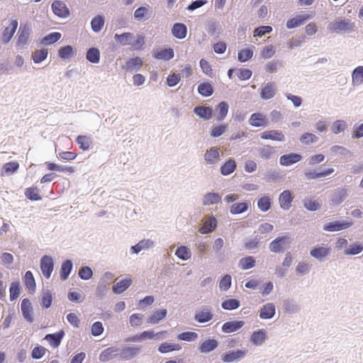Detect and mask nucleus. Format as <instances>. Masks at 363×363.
Returning a JSON list of instances; mask_svg holds the SVG:
<instances>
[{
	"mask_svg": "<svg viewBox=\"0 0 363 363\" xmlns=\"http://www.w3.org/2000/svg\"><path fill=\"white\" fill-rule=\"evenodd\" d=\"M354 23L349 19H338L330 23L328 29L330 32H350L353 30Z\"/></svg>",
	"mask_w": 363,
	"mask_h": 363,
	"instance_id": "1",
	"label": "nucleus"
},
{
	"mask_svg": "<svg viewBox=\"0 0 363 363\" xmlns=\"http://www.w3.org/2000/svg\"><path fill=\"white\" fill-rule=\"evenodd\" d=\"M54 262L51 257L45 255L40 259V269L43 276L49 279L53 271Z\"/></svg>",
	"mask_w": 363,
	"mask_h": 363,
	"instance_id": "2",
	"label": "nucleus"
},
{
	"mask_svg": "<svg viewBox=\"0 0 363 363\" xmlns=\"http://www.w3.org/2000/svg\"><path fill=\"white\" fill-rule=\"evenodd\" d=\"M30 34V28L28 24L21 25L18 33L17 46L25 45L28 41Z\"/></svg>",
	"mask_w": 363,
	"mask_h": 363,
	"instance_id": "3",
	"label": "nucleus"
},
{
	"mask_svg": "<svg viewBox=\"0 0 363 363\" xmlns=\"http://www.w3.org/2000/svg\"><path fill=\"white\" fill-rule=\"evenodd\" d=\"M249 123L253 127H265L268 124L267 116L262 113H252L249 119Z\"/></svg>",
	"mask_w": 363,
	"mask_h": 363,
	"instance_id": "4",
	"label": "nucleus"
},
{
	"mask_svg": "<svg viewBox=\"0 0 363 363\" xmlns=\"http://www.w3.org/2000/svg\"><path fill=\"white\" fill-rule=\"evenodd\" d=\"M311 18V16L307 13L302 15H297L296 16L291 18L286 22V28L288 29H292L303 25L305 21Z\"/></svg>",
	"mask_w": 363,
	"mask_h": 363,
	"instance_id": "5",
	"label": "nucleus"
},
{
	"mask_svg": "<svg viewBox=\"0 0 363 363\" xmlns=\"http://www.w3.org/2000/svg\"><path fill=\"white\" fill-rule=\"evenodd\" d=\"M18 25V23L16 19L12 20L10 22V25L4 29L2 33L1 40L3 43H7L11 40L17 29Z\"/></svg>",
	"mask_w": 363,
	"mask_h": 363,
	"instance_id": "6",
	"label": "nucleus"
},
{
	"mask_svg": "<svg viewBox=\"0 0 363 363\" xmlns=\"http://www.w3.org/2000/svg\"><path fill=\"white\" fill-rule=\"evenodd\" d=\"M140 351V347H125L121 350L118 354L121 359L129 360L137 356Z\"/></svg>",
	"mask_w": 363,
	"mask_h": 363,
	"instance_id": "7",
	"label": "nucleus"
},
{
	"mask_svg": "<svg viewBox=\"0 0 363 363\" xmlns=\"http://www.w3.org/2000/svg\"><path fill=\"white\" fill-rule=\"evenodd\" d=\"M52 9L55 15L61 18L68 16L69 11L65 4L60 1H55L52 4Z\"/></svg>",
	"mask_w": 363,
	"mask_h": 363,
	"instance_id": "8",
	"label": "nucleus"
},
{
	"mask_svg": "<svg viewBox=\"0 0 363 363\" xmlns=\"http://www.w3.org/2000/svg\"><path fill=\"white\" fill-rule=\"evenodd\" d=\"M132 284V279L130 278H125L122 279H117L115 281V284L113 285V291L119 294L125 291Z\"/></svg>",
	"mask_w": 363,
	"mask_h": 363,
	"instance_id": "9",
	"label": "nucleus"
},
{
	"mask_svg": "<svg viewBox=\"0 0 363 363\" xmlns=\"http://www.w3.org/2000/svg\"><path fill=\"white\" fill-rule=\"evenodd\" d=\"M302 160V156L298 153H289L280 157L279 162L283 166H290Z\"/></svg>",
	"mask_w": 363,
	"mask_h": 363,
	"instance_id": "10",
	"label": "nucleus"
},
{
	"mask_svg": "<svg viewBox=\"0 0 363 363\" xmlns=\"http://www.w3.org/2000/svg\"><path fill=\"white\" fill-rule=\"evenodd\" d=\"M247 351L238 350L235 351H230L222 355L221 359L225 362H232L242 359L246 355Z\"/></svg>",
	"mask_w": 363,
	"mask_h": 363,
	"instance_id": "11",
	"label": "nucleus"
},
{
	"mask_svg": "<svg viewBox=\"0 0 363 363\" xmlns=\"http://www.w3.org/2000/svg\"><path fill=\"white\" fill-rule=\"evenodd\" d=\"M352 225V222H340V221H335L326 223L323 226V229L325 231L329 232H334V231H339L341 230L347 229V228L350 227Z\"/></svg>",
	"mask_w": 363,
	"mask_h": 363,
	"instance_id": "12",
	"label": "nucleus"
},
{
	"mask_svg": "<svg viewBox=\"0 0 363 363\" xmlns=\"http://www.w3.org/2000/svg\"><path fill=\"white\" fill-rule=\"evenodd\" d=\"M260 137L263 140H272L275 141H284L285 136L280 130H266L261 133Z\"/></svg>",
	"mask_w": 363,
	"mask_h": 363,
	"instance_id": "13",
	"label": "nucleus"
},
{
	"mask_svg": "<svg viewBox=\"0 0 363 363\" xmlns=\"http://www.w3.org/2000/svg\"><path fill=\"white\" fill-rule=\"evenodd\" d=\"M21 308L24 318L27 321L32 323L33 321L32 315L33 308L30 300L28 298H23L21 301Z\"/></svg>",
	"mask_w": 363,
	"mask_h": 363,
	"instance_id": "14",
	"label": "nucleus"
},
{
	"mask_svg": "<svg viewBox=\"0 0 363 363\" xmlns=\"http://www.w3.org/2000/svg\"><path fill=\"white\" fill-rule=\"evenodd\" d=\"M217 220L214 217L203 220V225L200 228L199 232L202 234L211 233L216 229Z\"/></svg>",
	"mask_w": 363,
	"mask_h": 363,
	"instance_id": "15",
	"label": "nucleus"
},
{
	"mask_svg": "<svg viewBox=\"0 0 363 363\" xmlns=\"http://www.w3.org/2000/svg\"><path fill=\"white\" fill-rule=\"evenodd\" d=\"M244 324L242 320L228 321L223 325L222 330L225 333H233L240 329Z\"/></svg>",
	"mask_w": 363,
	"mask_h": 363,
	"instance_id": "16",
	"label": "nucleus"
},
{
	"mask_svg": "<svg viewBox=\"0 0 363 363\" xmlns=\"http://www.w3.org/2000/svg\"><path fill=\"white\" fill-rule=\"evenodd\" d=\"M118 354V349L110 347L103 350L99 355V360L102 362H108Z\"/></svg>",
	"mask_w": 363,
	"mask_h": 363,
	"instance_id": "17",
	"label": "nucleus"
},
{
	"mask_svg": "<svg viewBox=\"0 0 363 363\" xmlns=\"http://www.w3.org/2000/svg\"><path fill=\"white\" fill-rule=\"evenodd\" d=\"M64 335V331L61 330L58 333L46 335L45 340H46L52 347H57L60 345Z\"/></svg>",
	"mask_w": 363,
	"mask_h": 363,
	"instance_id": "18",
	"label": "nucleus"
},
{
	"mask_svg": "<svg viewBox=\"0 0 363 363\" xmlns=\"http://www.w3.org/2000/svg\"><path fill=\"white\" fill-rule=\"evenodd\" d=\"M330 252V248L324 246H315L311 250V255L318 259L327 257Z\"/></svg>",
	"mask_w": 363,
	"mask_h": 363,
	"instance_id": "19",
	"label": "nucleus"
},
{
	"mask_svg": "<svg viewBox=\"0 0 363 363\" xmlns=\"http://www.w3.org/2000/svg\"><path fill=\"white\" fill-rule=\"evenodd\" d=\"M194 318L199 323H206L213 318V313L209 308H202L196 311Z\"/></svg>",
	"mask_w": 363,
	"mask_h": 363,
	"instance_id": "20",
	"label": "nucleus"
},
{
	"mask_svg": "<svg viewBox=\"0 0 363 363\" xmlns=\"http://www.w3.org/2000/svg\"><path fill=\"white\" fill-rule=\"evenodd\" d=\"M279 203L284 210H288L291 206L292 196L290 191L285 190L279 196Z\"/></svg>",
	"mask_w": 363,
	"mask_h": 363,
	"instance_id": "21",
	"label": "nucleus"
},
{
	"mask_svg": "<svg viewBox=\"0 0 363 363\" xmlns=\"http://www.w3.org/2000/svg\"><path fill=\"white\" fill-rule=\"evenodd\" d=\"M174 55V50L172 48L157 50L153 52V57L157 60H169Z\"/></svg>",
	"mask_w": 363,
	"mask_h": 363,
	"instance_id": "22",
	"label": "nucleus"
},
{
	"mask_svg": "<svg viewBox=\"0 0 363 363\" xmlns=\"http://www.w3.org/2000/svg\"><path fill=\"white\" fill-rule=\"evenodd\" d=\"M218 345V342L215 339H208L203 341L199 350L201 353H208L215 350Z\"/></svg>",
	"mask_w": 363,
	"mask_h": 363,
	"instance_id": "23",
	"label": "nucleus"
},
{
	"mask_svg": "<svg viewBox=\"0 0 363 363\" xmlns=\"http://www.w3.org/2000/svg\"><path fill=\"white\" fill-rule=\"evenodd\" d=\"M275 314V306L273 303H269L261 308L259 317L262 319L272 318Z\"/></svg>",
	"mask_w": 363,
	"mask_h": 363,
	"instance_id": "24",
	"label": "nucleus"
},
{
	"mask_svg": "<svg viewBox=\"0 0 363 363\" xmlns=\"http://www.w3.org/2000/svg\"><path fill=\"white\" fill-rule=\"evenodd\" d=\"M275 94V84L274 82L267 83L260 92L262 99L267 100L274 97Z\"/></svg>",
	"mask_w": 363,
	"mask_h": 363,
	"instance_id": "25",
	"label": "nucleus"
},
{
	"mask_svg": "<svg viewBox=\"0 0 363 363\" xmlns=\"http://www.w3.org/2000/svg\"><path fill=\"white\" fill-rule=\"evenodd\" d=\"M186 26L183 23H175L172 29L173 35L178 39H184L186 35Z\"/></svg>",
	"mask_w": 363,
	"mask_h": 363,
	"instance_id": "26",
	"label": "nucleus"
},
{
	"mask_svg": "<svg viewBox=\"0 0 363 363\" xmlns=\"http://www.w3.org/2000/svg\"><path fill=\"white\" fill-rule=\"evenodd\" d=\"M347 190L345 189H340L335 190L332 196L331 203L333 205L337 206L341 203L347 196Z\"/></svg>",
	"mask_w": 363,
	"mask_h": 363,
	"instance_id": "27",
	"label": "nucleus"
},
{
	"mask_svg": "<svg viewBox=\"0 0 363 363\" xmlns=\"http://www.w3.org/2000/svg\"><path fill=\"white\" fill-rule=\"evenodd\" d=\"M23 282L30 293L35 291V281L30 271H27L23 277Z\"/></svg>",
	"mask_w": 363,
	"mask_h": 363,
	"instance_id": "28",
	"label": "nucleus"
},
{
	"mask_svg": "<svg viewBox=\"0 0 363 363\" xmlns=\"http://www.w3.org/2000/svg\"><path fill=\"white\" fill-rule=\"evenodd\" d=\"M182 349V347L179 344L176 343H170L168 342H162L158 347V351L160 353L165 354L173 351H178Z\"/></svg>",
	"mask_w": 363,
	"mask_h": 363,
	"instance_id": "29",
	"label": "nucleus"
},
{
	"mask_svg": "<svg viewBox=\"0 0 363 363\" xmlns=\"http://www.w3.org/2000/svg\"><path fill=\"white\" fill-rule=\"evenodd\" d=\"M194 113L205 120H208L212 117L213 110L211 107L208 106H197L194 108Z\"/></svg>",
	"mask_w": 363,
	"mask_h": 363,
	"instance_id": "30",
	"label": "nucleus"
},
{
	"mask_svg": "<svg viewBox=\"0 0 363 363\" xmlns=\"http://www.w3.org/2000/svg\"><path fill=\"white\" fill-rule=\"evenodd\" d=\"M76 142L81 150L86 151L90 148L92 144V139L87 135H78L76 138Z\"/></svg>",
	"mask_w": 363,
	"mask_h": 363,
	"instance_id": "31",
	"label": "nucleus"
},
{
	"mask_svg": "<svg viewBox=\"0 0 363 363\" xmlns=\"http://www.w3.org/2000/svg\"><path fill=\"white\" fill-rule=\"evenodd\" d=\"M114 39L122 45H131L134 35L131 33H124L121 35L115 34Z\"/></svg>",
	"mask_w": 363,
	"mask_h": 363,
	"instance_id": "32",
	"label": "nucleus"
},
{
	"mask_svg": "<svg viewBox=\"0 0 363 363\" xmlns=\"http://www.w3.org/2000/svg\"><path fill=\"white\" fill-rule=\"evenodd\" d=\"M267 335L264 330L261 329L257 331H255L250 337L252 342L256 345H262L266 340Z\"/></svg>",
	"mask_w": 363,
	"mask_h": 363,
	"instance_id": "33",
	"label": "nucleus"
},
{
	"mask_svg": "<svg viewBox=\"0 0 363 363\" xmlns=\"http://www.w3.org/2000/svg\"><path fill=\"white\" fill-rule=\"evenodd\" d=\"M220 154L218 149L216 147L211 148L205 154V160L209 164H214L219 160Z\"/></svg>",
	"mask_w": 363,
	"mask_h": 363,
	"instance_id": "34",
	"label": "nucleus"
},
{
	"mask_svg": "<svg viewBox=\"0 0 363 363\" xmlns=\"http://www.w3.org/2000/svg\"><path fill=\"white\" fill-rule=\"evenodd\" d=\"M221 196L217 193H208L206 194L203 200L204 206H210L220 202Z\"/></svg>",
	"mask_w": 363,
	"mask_h": 363,
	"instance_id": "35",
	"label": "nucleus"
},
{
	"mask_svg": "<svg viewBox=\"0 0 363 363\" xmlns=\"http://www.w3.org/2000/svg\"><path fill=\"white\" fill-rule=\"evenodd\" d=\"M143 65V61L140 57H135L130 59L125 65V69L127 71H134L139 69Z\"/></svg>",
	"mask_w": 363,
	"mask_h": 363,
	"instance_id": "36",
	"label": "nucleus"
},
{
	"mask_svg": "<svg viewBox=\"0 0 363 363\" xmlns=\"http://www.w3.org/2000/svg\"><path fill=\"white\" fill-rule=\"evenodd\" d=\"M167 311L166 309H160L155 311L147 319V322L151 324L157 323L160 320L164 319L167 316Z\"/></svg>",
	"mask_w": 363,
	"mask_h": 363,
	"instance_id": "37",
	"label": "nucleus"
},
{
	"mask_svg": "<svg viewBox=\"0 0 363 363\" xmlns=\"http://www.w3.org/2000/svg\"><path fill=\"white\" fill-rule=\"evenodd\" d=\"M333 172H334L333 168H328V169H327L323 172H316L314 171L308 172H306L305 175H306V179H318L320 177H324L328 175H330Z\"/></svg>",
	"mask_w": 363,
	"mask_h": 363,
	"instance_id": "38",
	"label": "nucleus"
},
{
	"mask_svg": "<svg viewBox=\"0 0 363 363\" xmlns=\"http://www.w3.org/2000/svg\"><path fill=\"white\" fill-rule=\"evenodd\" d=\"M236 168V163L234 160H229L220 167V172L223 175H228L233 173Z\"/></svg>",
	"mask_w": 363,
	"mask_h": 363,
	"instance_id": "39",
	"label": "nucleus"
},
{
	"mask_svg": "<svg viewBox=\"0 0 363 363\" xmlns=\"http://www.w3.org/2000/svg\"><path fill=\"white\" fill-rule=\"evenodd\" d=\"M72 269V263L70 260H67L62 263L60 269V279L62 281H65Z\"/></svg>",
	"mask_w": 363,
	"mask_h": 363,
	"instance_id": "40",
	"label": "nucleus"
},
{
	"mask_svg": "<svg viewBox=\"0 0 363 363\" xmlns=\"http://www.w3.org/2000/svg\"><path fill=\"white\" fill-rule=\"evenodd\" d=\"M198 91L203 96H210L213 93V88L210 83L204 82L199 85Z\"/></svg>",
	"mask_w": 363,
	"mask_h": 363,
	"instance_id": "41",
	"label": "nucleus"
},
{
	"mask_svg": "<svg viewBox=\"0 0 363 363\" xmlns=\"http://www.w3.org/2000/svg\"><path fill=\"white\" fill-rule=\"evenodd\" d=\"M216 111L218 112L217 121H223L227 116L228 105L225 101L220 102L216 107Z\"/></svg>",
	"mask_w": 363,
	"mask_h": 363,
	"instance_id": "42",
	"label": "nucleus"
},
{
	"mask_svg": "<svg viewBox=\"0 0 363 363\" xmlns=\"http://www.w3.org/2000/svg\"><path fill=\"white\" fill-rule=\"evenodd\" d=\"M255 265V259L253 257L249 256L242 258L239 262L240 269L245 270L252 268Z\"/></svg>",
	"mask_w": 363,
	"mask_h": 363,
	"instance_id": "43",
	"label": "nucleus"
},
{
	"mask_svg": "<svg viewBox=\"0 0 363 363\" xmlns=\"http://www.w3.org/2000/svg\"><path fill=\"white\" fill-rule=\"evenodd\" d=\"M352 82L356 85L363 83V66H359L354 69L352 72Z\"/></svg>",
	"mask_w": 363,
	"mask_h": 363,
	"instance_id": "44",
	"label": "nucleus"
},
{
	"mask_svg": "<svg viewBox=\"0 0 363 363\" xmlns=\"http://www.w3.org/2000/svg\"><path fill=\"white\" fill-rule=\"evenodd\" d=\"M86 57L91 63H98L100 60V52L97 48H90L86 52Z\"/></svg>",
	"mask_w": 363,
	"mask_h": 363,
	"instance_id": "45",
	"label": "nucleus"
},
{
	"mask_svg": "<svg viewBox=\"0 0 363 363\" xmlns=\"http://www.w3.org/2000/svg\"><path fill=\"white\" fill-rule=\"evenodd\" d=\"M175 255L182 260H187L191 257V251L186 246H180L177 249Z\"/></svg>",
	"mask_w": 363,
	"mask_h": 363,
	"instance_id": "46",
	"label": "nucleus"
},
{
	"mask_svg": "<svg viewBox=\"0 0 363 363\" xmlns=\"http://www.w3.org/2000/svg\"><path fill=\"white\" fill-rule=\"evenodd\" d=\"M60 38H61L60 33H58V32L51 33L47 35L46 36H45L41 40V43H43L44 45H50V44H52V43L57 42V40H59L60 39Z\"/></svg>",
	"mask_w": 363,
	"mask_h": 363,
	"instance_id": "47",
	"label": "nucleus"
},
{
	"mask_svg": "<svg viewBox=\"0 0 363 363\" xmlns=\"http://www.w3.org/2000/svg\"><path fill=\"white\" fill-rule=\"evenodd\" d=\"M26 196L31 201H38L41 199L39 194V190L37 187H29L25 191Z\"/></svg>",
	"mask_w": 363,
	"mask_h": 363,
	"instance_id": "48",
	"label": "nucleus"
},
{
	"mask_svg": "<svg viewBox=\"0 0 363 363\" xmlns=\"http://www.w3.org/2000/svg\"><path fill=\"white\" fill-rule=\"evenodd\" d=\"M104 26V18L101 16L94 17L91 22V26L94 32H99Z\"/></svg>",
	"mask_w": 363,
	"mask_h": 363,
	"instance_id": "49",
	"label": "nucleus"
},
{
	"mask_svg": "<svg viewBox=\"0 0 363 363\" xmlns=\"http://www.w3.org/2000/svg\"><path fill=\"white\" fill-rule=\"evenodd\" d=\"M153 245V242L150 240H143L140 241L137 245L131 247L132 251L134 253H138L143 249H147Z\"/></svg>",
	"mask_w": 363,
	"mask_h": 363,
	"instance_id": "50",
	"label": "nucleus"
},
{
	"mask_svg": "<svg viewBox=\"0 0 363 363\" xmlns=\"http://www.w3.org/2000/svg\"><path fill=\"white\" fill-rule=\"evenodd\" d=\"M74 55L73 48L71 45H66L58 50V55L61 59H69Z\"/></svg>",
	"mask_w": 363,
	"mask_h": 363,
	"instance_id": "51",
	"label": "nucleus"
},
{
	"mask_svg": "<svg viewBox=\"0 0 363 363\" xmlns=\"http://www.w3.org/2000/svg\"><path fill=\"white\" fill-rule=\"evenodd\" d=\"M48 57V50L46 49H41L35 50L32 55V58L35 63H40L45 60Z\"/></svg>",
	"mask_w": 363,
	"mask_h": 363,
	"instance_id": "52",
	"label": "nucleus"
},
{
	"mask_svg": "<svg viewBox=\"0 0 363 363\" xmlns=\"http://www.w3.org/2000/svg\"><path fill=\"white\" fill-rule=\"evenodd\" d=\"M362 250L363 245L359 242H354L345 250V254L347 255H354L360 253Z\"/></svg>",
	"mask_w": 363,
	"mask_h": 363,
	"instance_id": "53",
	"label": "nucleus"
},
{
	"mask_svg": "<svg viewBox=\"0 0 363 363\" xmlns=\"http://www.w3.org/2000/svg\"><path fill=\"white\" fill-rule=\"evenodd\" d=\"M248 208V203L246 202L236 203L230 206V213L232 214H238L245 212Z\"/></svg>",
	"mask_w": 363,
	"mask_h": 363,
	"instance_id": "54",
	"label": "nucleus"
},
{
	"mask_svg": "<svg viewBox=\"0 0 363 363\" xmlns=\"http://www.w3.org/2000/svg\"><path fill=\"white\" fill-rule=\"evenodd\" d=\"M9 292L11 301H14L18 298L20 295V284L18 281H13L11 284Z\"/></svg>",
	"mask_w": 363,
	"mask_h": 363,
	"instance_id": "55",
	"label": "nucleus"
},
{
	"mask_svg": "<svg viewBox=\"0 0 363 363\" xmlns=\"http://www.w3.org/2000/svg\"><path fill=\"white\" fill-rule=\"evenodd\" d=\"M198 338V334L195 332H184L177 335V339L187 342L195 341Z\"/></svg>",
	"mask_w": 363,
	"mask_h": 363,
	"instance_id": "56",
	"label": "nucleus"
},
{
	"mask_svg": "<svg viewBox=\"0 0 363 363\" xmlns=\"http://www.w3.org/2000/svg\"><path fill=\"white\" fill-rule=\"evenodd\" d=\"M221 306L225 310H234L240 306V301L235 298L227 299L223 301Z\"/></svg>",
	"mask_w": 363,
	"mask_h": 363,
	"instance_id": "57",
	"label": "nucleus"
},
{
	"mask_svg": "<svg viewBox=\"0 0 363 363\" xmlns=\"http://www.w3.org/2000/svg\"><path fill=\"white\" fill-rule=\"evenodd\" d=\"M45 164L47 167V169L50 171H66L70 173H72L74 172V168L72 167H62L60 165L50 162H46Z\"/></svg>",
	"mask_w": 363,
	"mask_h": 363,
	"instance_id": "58",
	"label": "nucleus"
},
{
	"mask_svg": "<svg viewBox=\"0 0 363 363\" xmlns=\"http://www.w3.org/2000/svg\"><path fill=\"white\" fill-rule=\"evenodd\" d=\"M347 128V123L342 120H337L332 125V131L335 134H338L343 132Z\"/></svg>",
	"mask_w": 363,
	"mask_h": 363,
	"instance_id": "59",
	"label": "nucleus"
},
{
	"mask_svg": "<svg viewBox=\"0 0 363 363\" xmlns=\"http://www.w3.org/2000/svg\"><path fill=\"white\" fill-rule=\"evenodd\" d=\"M258 208L262 211H267L271 208V199L268 196L260 198L257 202Z\"/></svg>",
	"mask_w": 363,
	"mask_h": 363,
	"instance_id": "60",
	"label": "nucleus"
},
{
	"mask_svg": "<svg viewBox=\"0 0 363 363\" xmlns=\"http://www.w3.org/2000/svg\"><path fill=\"white\" fill-rule=\"evenodd\" d=\"M253 55V51L250 49H242L239 51L238 59L241 62H245L250 60Z\"/></svg>",
	"mask_w": 363,
	"mask_h": 363,
	"instance_id": "61",
	"label": "nucleus"
},
{
	"mask_svg": "<svg viewBox=\"0 0 363 363\" xmlns=\"http://www.w3.org/2000/svg\"><path fill=\"white\" fill-rule=\"evenodd\" d=\"M274 147L270 145H265L262 147L259 152L262 159L268 160L274 154Z\"/></svg>",
	"mask_w": 363,
	"mask_h": 363,
	"instance_id": "62",
	"label": "nucleus"
},
{
	"mask_svg": "<svg viewBox=\"0 0 363 363\" xmlns=\"http://www.w3.org/2000/svg\"><path fill=\"white\" fill-rule=\"evenodd\" d=\"M52 301V296L49 291L43 293L41 298V306L45 308L50 307Z\"/></svg>",
	"mask_w": 363,
	"mask_h": 363,
	"instance_id": "63",
	"label": "nucleus"
},
{
	"mask_svg": "<svg viewBox=\"0 0 363 363\" xmlns=\"http://www.w3.org/2000/svg\"><path fill=\"white\" fill-rule=\"evenodd\" d=\"M228 125L225 124L214 126L211 129V135L214 138L219 137L226 131Z\"/></svg>",
	"mask_w": 363,
	"mask_h": 363,
	"instance_id": "64",
	"label": "nucleus"
}]
</instances>
